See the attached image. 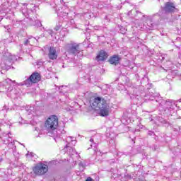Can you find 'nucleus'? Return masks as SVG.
Segmentation results:
<instances>
[{
    "instance_id": "15",
    "label": "nucleus",
    "mask_w": 181,
    "mask_h": 181,
    "mask_svg": "<svg viewBox=\"0 0 181 181\" xmlns=\"http://www.w3.org/2000/svg\"><path fill=\"white\" fill-rule=\"evenodd\" d=\"M13 38L10 37L8 39L4 40L3 43H12Z\"/></svg>"
},
{
    "instance_id": "14",
    "label": "nucleus",
    "mask_w": 181,
    "mask_h": 181,
    "mask_svg": "<svg viewBox=\"0 0 181 181\" xmlns=\"http://www.w3.org/2000/svg\"><path fill=\"white\" fill-rule=\"evenodd\" d=\"M43 64H45V62H42L41 60H39L38 62L35 63V67H37V69H40V67H42Z\"/></svg>"
},
{
    "instance_id": "12",
    "label": "nucleus",
    "mask_w": 181,
    "mask_h": 181,
    "mask_svg": "<svg viewBox=\"0 0 181 181\" xmlns=\"http://www.w3.org/2000/svg\"><path fill=\"white\" fill-rule=\"evenodd\" d=\"M143 18H146L147 19V26H148V29L152 30L153 29V24L151 21V17L148 16H143Z\"/></svg>"
},
{
    "instance_id": "9",
    "label": "nucleus",
    "mask_w": 181,
    "mask_h": 181,
    "mask_svg": "<svg viewBox=\"0 0 181 181\" xmlns=\"http://www.w3.org/2000/svg\"><path fill=\"white\" fill-rule=\"evenodd\" d=\"M175 9H176V7L175 6V4L173 3L167 2L165 4V6H164L165 12L171 13L172 12H175Z\"/></svg>"
},
{
    "instance_id": "20",
    "label": "nucleus",
    "mask_w": 181,
    "mask_h": 181,
    "mask_svg": "<svg viewBox=\"0 0 181 181\" xmlns=\"http://www.w3.org/2000/svg\"><path fill=\"white\" fill-rule=\"evenodd\" d=\"M40 26H42V23H40Z\"/></svg>"
},
{
    "instance_id": "4",
    "label": "nucleus",
    "mask_w": 181,
    "mask_h": 181,
    "mask_svg": "<svg viewBox=\"0 0 181 181\" xmlns=\"http://www.w3.org/2000/svg\"><path fill=\"white\" fill-rule=\"evenodd\" d=\"M33 172L36 176H43L49 172V165L43 163H38L33 168Z\"/></svg>"
},
{
    "instance_id": "18",
    "label": "nucleus",
    "mask_w": 181,
    "mask_h": 181,
    "mask_svg": "<svg viewBox=\"0 0 181 181\" xmlns=\"http://www.w3.org/2000/svg\"><path fill=\"white\" fill-rule=\"evenodd\" d=\"M132 13V11H129L128 15H129V14Z\"/></svg>"
},
{
    "instance_id": "7",
    "label": "nucleus",
    "mask_w": 181,
    "mask_h": 181,
    "mask_svg": "<svg viewBox=\"0 0 181 181\" xmlns=\"http://www.w3.org/2000/svg\"><path fill=\"white\" fill-rule=\"evenodd\" d=\"M108 62L113 66H118V64H121V62H122V57L119 54H114L110 57Z\"/></svg>"
},
{
    "instance_id": "8",
    "label": "nucleus",
    "mask_w": 181,
    "mask_h": 181,
    "mask_svg": "<svg viewBox=\"0 0 181 181\" xmlns=\"http://www.w3.org/2000/svg\"><path fill=\"white\" fill-rule=\"evenodd\" d=\"M30 40L27 39L24 40L23 45L21 46V49L25 53H30V50H32V45L30 43Z\"/></svg>"
},
{
    "instance_id": "21",
    "label": "nucleus",
    "mask_w": 181,
    "mask_h": 181,
    "mask_svg": "<svg viewBox=\"0 0 181 181\" xmlns=\"http://www.w3.org/2000/svg\"><path fill=\"white\" fill-rule=\"evenodd\" d=\"M165 59V57H162V60H163Z\"/></svg>"
},
{
    "instance_id": "11",
    "label": "nucleus",
    "mask_w": 181,
    "mask_h": 181,
    "mask_svg": "<svg viewBox=\"0 0 181 181\" xmlns=\"http://www.w3.org/2000/svg\"><path fill=\"white\" fill-rule=\"evenodd\" d=\"M107 59V52L104 50H101L96 57L98 62H104Z\"/></svg>"
},
{
    "instance_id": "5",
    "label": "nucleus",
    "mask_w": 181,
    "mask_h": 181,
    "mask_svg": "<svg viewBox=\"0 0 181 181\" xmlns=\"http://www.w3.org/2000/svg\"><path fill=\"white\" fill-rule=\"evenodd\" d=\"M4 57L5 60H6L7 66L6 69H15V67L13 66V62H16L19 60V57H16L15 55L11 54L9 52H5L4 54Z\"/></svg>"
},
{
    "instance_id": "6",
    "label": "nucleus",
    "mask_w": 181,
    "mask_h": 181,
    "mask_svg": "<svg viewBox=\"0 0 181 181\" xmlns=\"http://www.w3.org/2000/svg\"><path fill=\"white\" fill-rule=\"evenodd\" d=\"M42 80V76L37 72L33 73L30 77L25 81V86H30L31 84H36Z\"/></svg>"
},
{
    "instance_id": "13",
    "label": "nucleus",
    "mask_w": 181,
    "mask_h": 181,
    "mask_svg": "<svg viewBox=\"0 0 181 181\" xmlns=\"http://www.w3.org/2000/svg\"><path fill=\"white\" fill-rule=\"evenodd\" d=\"M29 40H30V43H31V46H33L35 45V43H37L39 39H40V37H32V36H29L28 37Z\"/></svg>"
},
{
    "instance_id": "19",
    "label": "nucleus",
    "mask_w": 181,
    "mask_h": 181,
    "mask_svg": "<svg viewBox=\"0 0 181 181\" xmlns=\"http://www.w3.org/2000/svg\"><path fill=\"white\" fill-rule=\"evenodd\" d=\"M62 67L64 68V67H66V66H64V64H63V65H62Z\"/></svg>"
},
{
    "instance_id": "10",
    "label": "nucleus",
    "mask_w": 181,
    "mask_h": 181,
    "mask_svg": "<svg viewBox=\"0 0 181 181\" xmlns=\"http://www.w3.org/2000/svg\"><path fill=\"white\" fill-rule=\"evenodd\" d=\"M48 57L51 60H56V59H57V51L56 50V47H51L49 48Z\"/></svg>"
},
{
    "instance_id": "1",
    "label": "nucleus",
    "mask_w": 181,
    "mask_h": 181,
    "mask_svg": "<svg viewBox=\"0 0 181 181\" xmlns=\"http://www.w3.org/2000/svg\"><path fill=\"white\" fill-rule=\"evenodd\" d=\"M90 107L95 111H100V117H108L110 115V106L107 103V100L103 97H95L93 103H90Z\"/></svg>"
},
{
    "instance_id": "17",
    "label": "nucleus",
    "mask_w": 181,
    "mask_h": 181,
    "mask_svg": "<svg viewBox=\"0 0 181 181\" xmlns=\"http://www.w3.org/2000/svg\"><path fill=\"white\" fill-rule=\"evenodd\" d=\"M2 19H4V13L0 11V22H1V21H2Z\"/></svg>"
},
{
    "instance_id": "2",
    "label": "nucleus",
    "mask_w": 181,
    "mask_h": 181,
    "mask_svg": "<svg viewBox=\"0 0 181 181\" xmlns=\"http://www.w3.org/2000/svg\"><path fill=\"white\" fill-rule=\"evenodd\" d=\"M65 47L66 52L64 56L66 60H69V59L73 60L74 56H78V57H81V56H83V51L80 49V46L77 43L71 42L67 44Z\"/></svg>"
},
{
    "instance_id": "3",
    "label": "nucleus",
    "mask_w": 181,
    "mask_h": 181,
    "mask_svg": "<svg viewBox=\"0 0 181 181\" xmlns=\"http://www.w3.org/2000/svg\"><path fill=\"white\" fill-rule=\"evenodd\" d=\"M45 127L47 131H56L59 128V117L54 115H50L45 120Z\"/></svg>"
},
{
    "instance_id": "16",
    "label": "nucleus",
    "mask_w": 181,
    "mask_h": 181,
    "mask_svg": "<svg viewBox=\"0 0 181 181\" xmlns=\"http://www.w3.org/2000/svg\"><path fill=\"white\" fill-rule=\"evenodd\" d=\"M60 28H62V25L59 24L55 27L54 30L57 32V30H60Z\"/></svg>"
}]
</instances>
